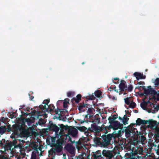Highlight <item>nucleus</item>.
I'll use <instances>...</instances> for the list:
<instances>
[{"label": "nucleus", "mask_w": 159, "mask_h": 159, "mask_svg": "<svg viewBox=\"0 0 159 159\" xmlns=\"http://www.w3.org/2000/svg\"><path fill=\"white\" fill-rule=\"evenodd\" d=\"M118 119L120 120H122V119H123V118H121V117H120V116H119L118 117Z\"/></svg>", "instance_id": "774afa93"}, {"label": "nucleus", "mask_w": 159, "mask_h": 159, "mask_svg": "<svg viewBox=\"0 0 159 159\" xmlns=\"http://www.w3.org/2000/svg\"><path fill=\"white\" fill-rule=\"evenodd\" d=\"M34 148L37 150V146L36 144H34Z\"/></svg>", "instance_id": "69168bd1"}, {"label": "nucleus", "mask_w": 159, "mask_h": 159, "mask_svg": "<svg viewBox=\"0 0 159 159\" xmlns=\"http://www.w3.org/2000/svg\"><path fill=\"white\" fill-rule=\"evenodd\" d=\"M114 137L113 134H110L107 135L103 134L101 136L102 141V146L104 148L107 147L111 144V141Z\"/></svg>", "instance_id": "7ed1b4c3"}, {"label": "nucleus", "mask_w": 159, "mask_h": 159, "mask_svg": "<svg viewBox=\"0 0 159 159\" xmlns=\"http://www.w3.org/2000/svg\"><path fill=\"white\" fill-rule=\"evenodd\" d=\"M129 118H128L126 115H124L123 118L122 122L124 125H126L128 124V122L129 120Z\"/></svg>", "instance_id": "b1692460"}, {"label": "nucleus", "mask_w": 159, "mask_h": 159, "mask_svg": "<svg viewBox=\"0 0 159 159\" xmlns=\"http://www.w3.org/2000/svg\"><path fill=\"white\" fill-rule=\"evenodd\" d=\"M94 111V109L93 108H89L88 109L87 111V114L89 115V118L92 117L93 115V111Z\"/></svg>", "instance_id": "412c9836"}, {"label": "nucleus", "mask_w": 159, "mask_h": 159, "mask_svg": "<svg viewBox=\"0 0 159 159\" xmlns=\"http://www.w3.org/2000/svg\"><path fill=\"white\" fill-rule=\"evenodd\" d=\"M6 131L7 132H10L11 131L13 132L12 128H11V125H10L8 124L7 125V127L6 128Z\"/></svg>", "instance_id": "ea45409f"}, {"label": "nucleus", "mask_w": 159, "mask_h": 159, "mask_svg": "<svg viewBox=\"0 0 159 159\" xmlns=\"http://www.w3.org/2000/svg\"><path fill=\"white\" fill-rule=\"evenodd\" d=\"M92 157L93 159H101L102 158V157L101 151V150H98L96 152H93Z\"/></svg>", "instance_id": "9d476101"}, {"label": "nucleus", "mask_w": 159, "mask_h": 159, "mask_svg": "<svg viewBox=\"0 0 159 159\" xmlns=\"http://www.w3.org/2000/svg\"><path fill=\"white\" fill-rule=\"evenodd\" d=\"M65 140H68V141H70L72 143H73L75 142V141L74 140L73 141H72L71 140V137L69 135V134H67L66 135L65 138Z\"/></svg>", "instance_id": "2f4dec72"}, {"label": "nucleus", "mask_w": 159, "mask_h": 159, "mask_svg": "<svg viewBox=\"0 0 159 159\" xmlns=\"http://www.w3.org/2000/svg\"><path fill=\"white\" fill-rule=\"evenodd\" d=\"M21 112H22V115H25H25H26V116H27V115H29V114H28V113H27V114H26V113H25L24 112H22L21 111Z\"/></svg>", "instance_id": "e2e57ef3"}, {"label": "nucleus", "mask_w": 159, "mask_h": 159, "mask_svg": "<svg viewBox=\"0 0 159 159\" xmlns=\"http://www.w3.org/2000/svg\"><path fill=\"white\" fill-rule=\"evenodd\" d=\"M148 124L152 128H156L157 126V122L155 120H153L152 119L147 120Z\"/></svg>", "instance_id": "a211bd4d"}, {"label": "nucleus", "mask_w": 159, "mask_h": 159, "mask_svg": "<svg viewBox=\"0 0 159 159\" xmlns=\"http://www.w3.org/2000/svg\"><path fill=\"white\" fill-rule=\"evenodd\" d=\"M94 94L95 96L98 98L100 97L102 95V92L99 90L96 91L94 92Z\"/></svg>", "instance_id": "f704fd0d"}, {"label": "nucleus", "mask_w": 159, "mask_h": 159, "mask_svg": "<svg viewBox=\"0 0 159 159\" xmlns=\"http://www.w3.org/2000/svg\"><path fill=\"white\" fill-rule=\"evenodd\" d=\"M3 144L2 141H0V146L3 145Z\"/></svg>", "instance_id": "338daca9"}, {"label": "nucleus", "mask_w": 159, "mask_h": 159, "mask_svg": "<svg viewBox=\"0 0 159 159\" xmlns=\"http://www.w3.org/2000/svg\"><path fill=\"white\" fill-rule=\"evenodd\" d=\"M86 105H88V104H85L84 103H80L79 104L78 109L80 111V113L84 112L85 111V110L84 108L85 107Z\"/></svg>", "instance_id": "6ab92c4d"}, {"label": "nucleus", "mask_w": 159, "mask_h": 159, "mask_svg": "<svg viewBox=\"0 0 159 159\" xmlns=\"http://www.w3.org/2000/svg\"><path fill=\"white\" fill-rule=\"evenodd\" d=\"M129 107L131 108H134L136 107V104L133 101L130 103L129 105Z\"/></svg>", "instance_id": "e433bc0d"}, {"label": "nucleus", "mask_w": 159, "mask_h": 159, "mask_svg": "<svg viewBox=\"0 0 159 159\" xmlns=\"http://www.w3.org/2000/svg\"><path fill=\"white\" fill-rule=\"evenodd\" d=\"M54 147L55 151L57 153L60 152L62 149V147L59 143L55 144Z\"/></svg>", "instance_id": "aec40b11"}, {"label": "nucleus", "mask_w": 159, "mask_h": 159, "mask_svg": "<svg viewBox=\"0 0 159 159\" xmlns=\"http://www.w3.org/2000/svg\"><path fill=\"white\" fill-rule=\"evenodd\" d=\"M13 133L11 136V138L15 139L18 137H26L28 136V132L21 125L14 124L12 125Z\"/></svg>", "instance_id": "f257e3e1"}, {"label": "nucleus", "mask_w": 159, "mask_h": 159, "mask_svg": "<svg viewBox=\"0 0 159 159\" xmlns=\"http://www.w3.org/2000/svg\"><path fill=\"white\" fill-rule=\"evenodd\" d=\"M138 84L139 85H143L145 83L144 82L139 81L138 82Z\"/></svg>", "instance_id": "603ef678"}, {"label": "nucleus", "mask_w": 159, "mask_h": 159, "mask_svg": "<svg viewBox=\"0 0 159 159\" xmlns=\"http://www.w3.org/2000/svg\"><path fill=\"white\" fill-rule=\"evenodd\" d=\"M66 149L70 154H73L74 153V149L70 144H67L65 146Z\"/></svg>", "instance_id": "f8f14e48"}, {"label": "nucleus", "mask_w": 159, "mask_h": 159, "mask_svg": "<svg viewBox=\"0 0 159 159\" xmlns=\"http://www.w3.org/2000/svg\"><path fill=\"white\" fill-rule=\"evenodd\" d=\"M0 159H8V158L4 156H1L0 157Z\"/></svg>", "instance_id": "864d4df0"}, {"label": "nucleus", "mask_w": 159, "mask_h": 159, "mask_svg": "<svg viewBox=\"0 0 159 159\" xmlns=\"http://www.w3.org/2000/svg\"><path fill=\"white\" fill-rule=\"evenodd\" d=\"M152 87L151 86H149L148 87V89H146L144 91V93L146 96L150 94L151 92Z\"/></svg>", "instance_id": "393cba45"}, {"label": "nucleus", "mask_w": 159, "mask_h": 159, "mask_svg": "<svg viewBox=\"0 0 159 159\" xmlns=\"http://www.w3.org/2000/svg\"><path fill=\"white\" fill-rule=\"evenodd\" d=\"M109 123L111 125L112 129L114 130H117L119 129H121L123 126V124H120L118 121L109 122Z\"/></svg>", "instance_id": "423d86ee"}, {"label": "nucleus", "mask_w": 159, "mask_h": 159, "mask_svg": "<svg viewBox=\"0 0 159 159\" xmlns=\"http://www.w3.org/2000/svg\"><path fill=\"white\" fill-rule=\"evenodd\" d=\"M72 94V92L71 91H69L67 93V96L68 97H71Z\"/></svg>", "instance_id": "8fccbe9b"}, {"label": "nucleus", "mask_w": 159, "mask_h": 159, "mask_svg": "<svg viewBox=\"0 0 159 159\" xmlns=\"http://www.w3.org/2000/svg\"><path fill=\"white\" fill-rule=\"evenodd\" d=\"M134 76L136 77L137 80L139 79H145V77L143 76V74L138 72H135L133 74Z\"/></svg>", "instance_id": "2eb2a0df"}, {"label": "nucleus", "mask_w": 159, "mask_h": 159, "mask_svg": "<svg viewBox=\"0 0 159 159\" xmlns=\"http://www.w3.org/2000/svg\"><path fill=\"white\" fill-rule=\"evenodd\" d=\"M33 116L34 117H31L30 118H27L26 121L30 122V123H33L34 122L35 120H39V121L36 122V125H41L45 124L43 122V119L41 118L42 114L40 111H34L33 112Z\"/></svg>", "instance_id": "f03ea898"}, {"label": "nucleus", "mask_w": 159, "mask_h": 159, "mask_svg": "<svg viewBox=\"0 0 159 159\" xmlns=\"http://www.w3.org/2000/svg\"><path fill=\"white\" fill-rule=\"evenodd\" d=\"M157 101H159V93H158L157 94Z\"/></svg>", "instance_id": "13d9d810"}, {"label": "nucleus", "mask_w": 159, "mask_h": 159, "mask_svg": "<svg viewBox=\"0 0 159 159\" xmlns=\"http://www.w3.org/2000/svg\"><path fill=\"white\" fill-rule=\"evenodd\" d=\"M88 117H89V115H88V114H87V115L85 116L84 118L88 119Z\"/></svg>", "instance_id": "0e129e2a"}, {"label": "nucleus", "mask_w": 159, "mask_h": 159, "mask_svg": "<svg viewBox=\"0 0 159 159\" xmlns=\"http://www.w3.org/2000/svg\"><path fill=\"white\" fill-rule=\"evenodd\" d=\"M117 116L116 115H114L112 117L111 116H109L108 119V120H109V122L116 121L115 120L117 118Z\"/></svg>", "instance_id": "c85d7f7f"}, {"label": "nucleus", "mask_w": 159, "mask_h": 159, "mask_svg": "<svg viewBox=\"0 0 159 159\" xmlns=\"http://www.w3.org/2000/svg\"><path fill=\"white\" fill-rule=\"evenodd\" d=\"M156 95H153L151 99H154L155 101L157 99V98L155 96Z\"/></svg>", "instance_id": "6e6d98bb"}, {"label": "nucleus", "mask_w": 159, "mask_h": 159, "mask_svg": "<svg viewBox=\"0 0 159 159\" xmlns=\"http://www.w3.org/2000/svg\"><path fill=\"white\" fill-rule=\"evenodd\" d=\"M148 124L147 120H142L140 118H138L136 120V125H145Z\"/></svg>", "instance_id": "f3484780"}, {"label": "nucleus", "mask_w": 159, "mask_h": 159, "mask_svg": "<svg viewBox=\"0 0 159 159\" xmlns=\"http://www.w3.org/2000/svg\"><path fill=\"white\" fill-rule=\"evenodd\" d=\"M85 138L83 137V138H81L78 141L76 142V144L77 145L76 147L77 148H80V147L84 145L83 143L85 141Z\"/></svg>", "instance_id": "ddd939ff"}, {"label": "nucleus", "mask_w": 159, "mask_h": 159, "mask_svg": "<svg viewBox=\"0 0 159 159\" xmlns=\"http://www.w3.org/2000/svg\"><path fill=\"white\" fill-rule=\"evenodd\" d=\"M58 125L60 127L57 126L55 124H54L53 123H51L48 125V128L49 130L55 132L56 134L58 133L60 128L61 130H63L64 129L65 130L67 128L66 126L64 125L63 124H58Z\"/></svg>", "instance_id": "39448f33"}, {"label": "nucleus", "mask_w": 159, "mask_h": 159, "mask_svg": "<svg viewBox=\"0 0 159 159\" xmlns=\"http://www.w3.org/2000/svg\"><path fill=\"white\" fill-rule=\"evenodd\" d=\"M48 108L49 109V111L50 112L53 111L55 109V107L52 104H50L48 106Z\"/></svg>", "instance_id": "c9c22d12"}, {"label": "nucleus", "mask_w": 159, "mask_h": 159, "mask_svg": "<svg viewBox=\"0 0 159 159\" xmlns=\"http://www.w3.org/2000/svg\"><path fill=\"white\" fill-rule=\"evenodd\" d=\"M95 98V97L93 95H92L89 96V97L86 98V99L87 101L88 100H93Z\"/></svg>", "instance_id": "79ce46f5"}, {"label": "nucleus", "mask_w": 159, "mask_h": 159, "mask_svg": "<svg viewBox=\"0 0 159 159\" xmlns=\"http://www.w3.org/2000/svg\"><path fill=\"white\" fill-rule=\"evenodd\" d=\"M154 83L156 87H157L159 85V78L156 79L154 82Z\"/></svg>", "instance_id": "4c0bfd02"}, {"label": "nucleus", "mask_w": 159, "mask_h": 159, "mask_svg": "<svg viewBox=\"0 0 159 159\" xmlns=\"http://www.w3.org/2000/svg\"><path fill=\"white\" fill-rule=\"evenodd\" d=\"M81 95L80 94H78L76 96V98H73L72 99V101L73 102V101H74L76 103H78L80 102V101L81 100Z\"/></svg>", "instance_id": "5701e85b"}, {"label": "nucleus", "mask_w": 159, "mask_h": 159, "mask_svg": "<svg viewBox=\"0 0 159 159\" xmlns=\"http://www.w3.org/2000/svg\"><path fill=\"white\" fill-rule=\"evenodd\" d=\"M6 131V128L5 126H0V134H3Z\"/></svg>", "instance_id": "a878e982"}, {"label": "nucleus", "mask_w": 159, "mask_h": 159, "mask_svg": "<svg viewBox=\"0 0 159 159\" xmlns=\"http://www.w3.org/2000/svg\"><path fill=\"white\" fill-rule=\"evenodd\" d=\"M130 130L131 132V134H132V136H136L137 137H138V136L141 134L140 132H138L136 128L133 127H131Z\"/></svg>", "instance_id": "dca6fc26"}, {"label": "nucleus", "mask_w": 159, "mask_h": 159, "mask_svg": "<svg viewBox=\"0 0 159 159\" xmlns=\"http://www.w3.org/2000/svg\"><path fill=\"white\" fill-rule=\"evenodd\" d=\"M102 154L103 156L108 157L110 159H111L113 156L112 151L109 150H107L104 149L102 151Z\"/></svg>", "instance_id": "6e6552de"}, {"label": "nucleus", "mask_w": 159, "mask_h": 159, "mask_svg": "<svg viewBox=\"0 0 159 159\" xmlns=\"http://www.w3.org/2000/svg\"><path fill=\"white\" fill-rule=\"evenodd\" d=\"M108 90L110 91H112L113 90V88H112L110 87L108 89Z\"/></svg>", "instance_id": "bf43d9fd"}, {"label": "nucleus", "mask_w": 159, "mask_h": 159, "mask_svg": "<svg viewBox=\"0 0 159 159\" xmlns=\"http://www.w3.org/2000/svg\"><path fill=\"white\" fill-rule=\"evenodd\" d=\"M125 103L127 105H129L130 102L129 98H126L124 99Z\"/></svg>", "instance_id": "a19ab883"}, {"label": "nucleus", "mask_w": 159, "mask_h": 159, "mask_svg": "<svg viewBox=\"0 0 159 159\" xmlns=\"http://www.w3.org/2000/svg\"><path fill=\"white\" fill-rule=\"evenodd\" d=\"M50 102V99H46L43 102V104H44V106H43V105H40L39 106V107L40 109L42 110L43 111L44 110H45V111H48V108H46V105H48V103L49 102Z\"/></svg>", "instance_id": "9b49d317"}, {"label": "nucleus", "mask_w": 159, "mask_h": 159, "mask_svg": "<svg viewBox=\"0 0 159 159\" xmlns=\"http://www.w3.org/2000/svg\"><path fill=\"white\" fill-rule=\"evenodd\" d=\"M30 159H36V155L35 153L32 152Z\"/></svg>", "instance_id": "de8ad7c7"}, {"label": "nucleus", "mask_w": 159, "mask_h": 159, "mask_svg": "<svg viewBox=\"0 0 159 159\" xmlns=\"http://www.w3.org/2000/svg\"><path fill=\"white\" fill-rule=\"evenodd\" d=\"M139 88H142V89H143L144 90H144L146 89L145 87L144 86H139Z\"/></svg>", "instance_id": "4d7b16f0"}, {"label": "nucleus", "mask_w": 159, "mask_h": 159, "mask_svg": "<svg viewBox=\"0 0 159 159\" xmlns=\"http://www.w3.org/2000/svg\"><path fill=\"white\" fill-rule=\"evenodd\" d=\"M92 122H94L96 124V123L98 124L100 123V118H97L96 119L94 120L93 121H92Z\"/></svg>", "instance_id": "49530a36"}, {"label": "nucleus", "mask_w": 159, "mask_h": 159, "mask_svg": "<svg viewBox=\"0 0 159 159\" xmlns=\"http://www.w3.org/2000/svg\"><path fill=\"white\" fill-rule=\"evenodd\" d=\"M158 93H157V91L154 90L153 89H152L151 88V92L150 94H153V95H157Z\"/></svg>", "instance_id": "c03bdc74"}, {"label": "nucleus", "mask_w": 159, "mask_h": 159, "mask_svg": "<svg viewBox=\"0 0 159 159\" xmlns=\"http://www.w3.org/2000/svg\"><path fill=\"white\" fill-rule=\"evenodd\" d=\"M112 81L113 82V83L114 84H117L118 83H119V80H118L117 81V82H115L113 80H112Z\"/></svg>", "instance_id": "052dcab7"}, {"label": "nucleus", "mask_w": 159, "mask_h": 159, "mask_svg": "<svg viewBox=\"0 0 159 159\" xmlns=\"http://www.w3.org/2000/svg\"><path fill=\"white\" fill-rule=\"evenodd\" d=\"M133 89V87L131 84L129 85L128 87L127 88V90L129 92H131Z\"/></svg>", "instance_id": "a18cd8bd"}, {"label": "nucleus", "mask_w": 159, "mask_h": 159, "mask_svg": "<svg viewBox=\"0 0 159 159\" xmlns=\"http://www.w3.org/2000/svg\"><path fill=\"white\" fill-rule=\"evenodd\" d=\"M120 82L121 83L119 86L120 89L121 91H123L124 90H127V86L125 85L126 82L123 80H121Z\"/></svg>", "instance_id": "1a4fd4ad"}, {"label": "nucleus", "mask_w": 159, "mask_h": 159, "mask_svg": "<svg viewBox=\"0 0 159 159\" xmlns=\"http://www.w3.org/2000/svg\"><path fill=\"white\" fill-rule=\"evenodd\" d=\"M72 136L74 137H76L77 136L78 131L77 129L72 130L70 132Z\"/></svg>", "instance_id": "cd10ccee"}, {"label": "nucleus", "mask_w": 159, "mask_h": 159, "mask_svg": "<svg viewBox=\"0 0 159 159\" xmlns=\"http://www.w3.org/2000/svg\"><path fill=\"white\" fill-rule=\"evenodd\" d=\"M79 120L80 121V122L81 124L83 123H84V122H86L87 123H88V122H91V121L88 120V119H86L85 120V119H84V120Z\"/></svg>", "instance_id": "37998d69"}, {"label": "nucleus", "mask_w": 159, "mask_h": 159, "mask_svg": "<svg viewBox=\"0 0 159 159\" xmlns=\"http://www.w3.org/2000/svg\"><path fill=\"white\" fill-rule=\"evenodd\" d=\"M56 114H58L59 115V117L61 116H67L68 114V111L66 110L57 109V110H55V111Z\"/></svg>", "instance_id": "0eeeda50"}, {"label": "nucleus", "mask_w": 159, "mask_h": 159, "mask_svg": "<svg viewBox=\"0 0 159 159\" xmlns=\"http://www.w3.org/2000/svg\"><path fill=\"white\" fill-rule=\"evenodd\" d=\"M146 103L147 105L148 103H150V106L151 107V109L149 111H148V112L150 113L151 110L152 108L153 107H154V106L155 105L153 103L151 102L149 100H148V101H146Z\"/></svg>", "instance_id": "72a5a7b5"}, {"label": "nucleus", "mask_w": 159, "mask_h": 159, "mask_svg": "<svg viewBox=\"0 0 159 159\" xmlns=\"http://www.w3.org/2000/svg\"><path fill=\"white\" fill-rule=\"evenodd\" d=\"M93 142L94 143L97 145L103 147L102 146V141L101 138L95 137L93 139Z\"/></svg>", "instance_id": "4468645a"}, {"label": "nucleus", "mask_w": 159, "mask_h": 159, "mask_svg": "<svg viewBox=\"0 0 159 159\" xmlns=\"http://www.w3.org/2000/svg\"><path fill=\"white\" fill-rule=\"evenodd\" d=\"M66 116H61V117H60L61 118V120L63 121H65L66 120Z\"/></svg>", "instance_id": "3c124183"}, {"label": "nucleus", "mask_w": 159, "mask_h": 159, "mask_svg": "<svg viewBox=\"0 0 159 159\" xmlns=\"http://www.w3.org/2000/svg\"><path fill=\"white\" fill-rule=\"evenodd\" d=\"M135 124H136V123H131L130 124V126H131L132 127H133V126H134L135 125Z\"/></svg>", "instance_id": "680f3d73"}, {"label": "nucleus", "mask_w": 159, "mask_h": 159, "mask_svg": "<svg viewBox=\"0 0 159 159\" xmlns=\"http://www.w3.org/2000/svg\"><path fill=\"white\" fill-rule=\"evenodd\" d=\"M147 105L146 103V101H144L140 103V106L144 110H147Z\"/></svg>", "instance_id": "bb28decb"}, {"label": "nucleus", "mask_w": 159, "mask_h": 159, "mask_svg": "<svg viewBox=\"0 0 159 159\" xmlns=\"http://www.w3.org/2000/svg\"><path fill=\"white\" fill-rule=\"evenodd\" d=\"M78 129L80 131L84 132H86L89 131V130L87 129V128L84 126L80 127L78 128Z\"/></svg>", "instance_id": "c756f323"}, {"label": "nucleus", "mask_w": 159, "mask_h": 159, "mask_svg": "<svg viewBox=\"0 0 159 159\" xmlns=\"http://www.w3.org/2000/svg\"><path fill=\"white\" fill-rule=\"evenodd\" d=\"M17 114L16 112H11L9 114V117L11 119H13L14 118H16L17 116Z\"/></svg>", "instance_id": "473e14b6"}, {"label": "nucleus", "mask_w": 159, "mask_h": 159, "mask_svg": "<svg viewBox=\"0 0 159 159\" xmlns=\"http://www.w3.org/2000/svg\"><path fill=\"white\" fill-rule=\"evenodd\" d=\"M28 95L30 96V100H31V101L33 99H34V96H30V93H29Z\"/></svg>", "instance_id": "5fc2aeb1"}, {"label": "nucleus", "mask_w": 159, "mask_h": 159, "mask_svg": "<svg viewBox=\"0 0 159 159\" xmlns=\"http://www.w3.org/2000/svg\"><path fill=\"white\" fill-rule=\"evenodd\" d=\"M69 101L70 100L69 98H67L65 99L63 103V107L64 108H66L67 107V104L69 103Z\"/></svg>", "instance_id": "7c9ffc66"}, {"label": "nucleus", "mask_w": 159, "mask_h": 159, "mask_svg": "<svg viewBox=\"0 0 159 159\" xmlns=\"http://www.w3.org/2000/svg\"><path fill=\"white\" fill-rule=\"evenodd\" d=\"M106 129L105 127L104 126H98L95 123H93L91 125V127L89 128L88 130L90 132H93L96 135H99L100 134V132H102L103 130Z\"/></svg>", "instance_id": "20e7f679"}, {"label": "nucleus", "mask_w": 159, "mask_h": 159, "mask_svg": "<svg viewBox=\"0 0 159 159\" xmlns=\"http://www.w3.org/2000/svg\"><path fill=\"white\" fill-rule=\"evenodd\" d=\"M154 111H157L159 110V104H158L156 107H154Z\"/></svg>", "instance_id": "09e8293b"}, {"label": "nucleus", "mask_w": 159, "mask_h": 159, "mask_svg": "<svg viewBox=\"0 0 159 159\" xmlns=\"http://www.w3.org/2000/svg\"><path fill=\"white\" fill-rule=\"evenodd\" d=\"M102 126H104L105 127L106 129L105 130H103V131L102 132H104V133L105 134H107L108 132L110 131V130L111 129H112V127L111 125L110 124V125L109 126H106L105 125H102Z\"/></svg>", "instance_id": "4be33fe9"}, {"label": "nucleus", "mask_w": 159, "mask_h": 159, "mask_svg": "<svg viewBox=\"0 0 159 159\" xmlns=\"http://www.w3.org/2000/svg\"><path fill=\"white\" fill-rule=\"evenodd\" d=\"M125 134L126 136L128 137L130 136H132V135L131 134V132L130 129H128L125 132Z\"/></svg>", "instance_id": "58836bf2"}]
</instances>
